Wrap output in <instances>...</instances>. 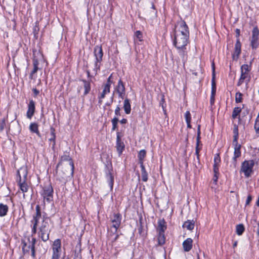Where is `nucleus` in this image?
<instances>
[{"instance_id":"f257e3e1","label":"nucleus","mask_w":259,"mask_h":259,"mask_svg":"<svg viewBox=\"0 0 259 259\" xmlns=\"http://www.w3.org/2000/svg\"><path fill=\"white\" fill-rule=\"evenodd\" d=\"M189 32L185 22L180 21L176 26L174 44L179 52L184 51L188 43Z\"/></svg>"},{"instance_id":"f03ea898","label":"nucleus","mask_w":259,"mask_h":259,"mask_svg":"<svg viewBox=\"0 0 259 259\" xmlns=\"http://www.w3.org/2000/svg\"><path fill=\"white\" fill-rule=\"evenodd\" d=\"M41 219V223L39 227L40 237L41 239L46 242L49 239V225L48 223V219L44 217L41 219V212L39 205L36 206V214L33 217V219L31 222L32 225V234H35L36 233L37 226L39 223V220Z\"/></svg>"},{"instance_id":"7ed1b4c3","label":"nucleus","mask_w":259,"mask_h":259,"mask_svg":"<svg viewBox=\"0 0 259 259\" xmlns=\"http://www.w3.org/2000/svg\"><path fill=\"white\" fill-rule=\"evenodd\" d=\"M121 215L119 213H114L111 218L112 225L108 230V236L112 242H115L118 238L117 229L121 224Z\"/></svg>"},{"instance_id":"20e7f679","label":"nucleus","mask_w":259,"mask_h":259,"mask_svg":"<svg viewBox=\"0 0 259 259\" xmlns=\"http://www.w3.org/2000/svg\"><path fill=\"white\" fill-rule=\"evenodd\" d=\"M251 69V66L248 64H243L241 66V74L237 83V86H240L243 83H245L246 85H248L251 78L250 75Z\"/></svg>"},{"instance_id":"39448f33","label":"nucleus","mask_w":259,"mask_h":259,"mask_svg":"<svg viewBox=\"0 0 259 259\" xmlns=\"http://www.w3.org/2000/svg\"><path fill=\"white\" fill-rule=\"evenodd\" d=\"M19 177V186L20 190L23 193L28 191L29 186L26 182L25 180L27 176V169L26 166L21 167L17 171Z\"/></svg>"},{"instance_id":"423d86ee","label":"nucleus","mask_w":259,"mask_h":259,"mask_svg":"<svg viewBox=\"0 0 259 259\" xmlns=\"http://www.w3.org/2000/svg\"><path fill=\"white\" fill-rule=\"evenodd\" d=\"M253 160H247L244 161L241 165L240 172L243 174L246 178H249L253 173V167L254 166Z\"/></svg>"},{"instance_id":"0eeeda50","label":"nucleus","mask_w":259,"mask_h":259,"mask_svg":"<svg viewBox=\"0 0 259 259\" xmlns=\"http://www.w3.org/2000/svg\"><path fill=\"white\" fill-rule=\"evenodd\" d=\"M94 54L96 58L94 71L96 73H97L98 71L100 69L101 62L102 61V57L103 56L102 47L101 46H96L94 48Z\"/></svg>"},{"instance_id":"6e6552de","label":"nucleus","mask_w":259,"mask_h":259,"mask_svg":"<svg viewBox=\"0 0 259 259\" xmlns=\"http://www.w3.org/2000/svg\"><path fill=\"white\" fill-rule=\"evenodd\" d=\"M52 256L51 259H59L61 253V241L59 239L54 240L52 245Z\"/></svg>"},{"instance_id":"1a4fd4ad","label":"nucleus","mask_w":259,"mask_h":259,"mask_svg":"<svg viewBox=\"0 0 259 259\" xmlns=\"http://www.w3.org/2000/svg\"><path fill=\"white\" fill-rule=\"evenodd\" d=\"M250 41V46L253 50H256L259 47V29L257 27L253 28Z\"/></svg>"},{"instance_id":"9d476101","label":"nucleus","mask_w":259,"mask_h":259,"mask_svg":"<svg viewBox=\"0 0 259 259\" xmlns=\"http://www.w3.org/2000/svg\"><path fill=\"white\" fill-rule=\"evenodd\" d=\"M28 240L29 241V244L28 246H27V243L24 242L23 245L22 247V249L24 252V253L27 252L29 251V249H31V254L33 256H34L35 251H34V247H35V243L36 242V239L32 237L31 240L30 241V238H29L28 239Z\"/></svg>"},{"instance_id":"9b49d317","label":"nucleus","mask_w":259,"mask_h":259,"mask_svg":"<svg viewBox=\"0 0 259 259\" xmlns=\"http://www.w3.org/2000/svg\"><path fill=\"white\" fill-rule=\"evenodd\" d=\"M106 178L110 186V189H112L114 183V176L111 166L107 167V169L106 171Z\"/></svg>"},{"instance_id":"f8f14e48","label":"nucleus","mask_w":259,"mask_h":259,"mask_svg":"<svg viewBox=\"0 0 259 259\" xmlns=\"http://www.w3.org/2000/svg\"><path fill=\"white\" fill-rule=\"evenodd\" d=\"M115 91L118 94L119 97L123 99L125 96V90L124 85L121 79L118 81V83L115 88Z\"/></svg>"},{"instance_id":"ddd939ff","label":"nucleus","mask_w":259,"mask_h":259,"mask_svg":"<svg viewBox=\"0 0 259 259\" xmlns=\"http://www.w3.org/2000/svg\"><path fill=\"white\" fill-rule=\"evenodd\" d=\"M35 111V103L33 100H30L28 105V109L26 116L29 119H31Z\"/></svg>"},{"instance_id":"4468645a","label":"nucleus","mask_w":259,"mask_h":259,"mask_svg":"<svg viewBox=\"0 0 259 259\" xmlns=\"http://www.w3.org/2000/svg\"><path fill=\"white\" fill-rule=\"evenodd\" d=\"M110 91V88H109L108 85H104L102 92L99 94L98 96L99 103L101 104L103 102V99L105 98L106 95L109 94Z\"/></svg>"},{"instance_id":"2eb2a0df","label":"nucleus","mask_w":259,"mask_h":259,"mask_svg":"<svg viewBox=\"0 0 259 259\" xmlns=\"http://www.w3.org/2000/svg\"><path fill=\"white\" fill-rule=\"evenodd\" d=\"M241 44L239 39H237L235 46V50L233 55L234 59H237L241 53Z\"/></svg>"},{"instance_id":"dca6fc26","label":"nucleus","mask_w":259,"mask_h":259,"mask_svg":"<svg viewBox=\"0 0 259 259\" xmlns=\"http://www.w3.org/2000/svg\"><path fill=\"white\" fill-rule=\"evenodd\" d=\"M134 40L135 44L136 45H141V42L143 41V37L142 33L139 31H136L134 35Z\"/></svg>"},{"instance_id":"f3484780","label":"nucleus","mask_w":259,"mask_h":259,"mask_svg":"<svg viewBox=\"0 0 259 259\" xmlns=\"http://www.w3.org/2000/svg\"><path fill=\"white\" fill-rule=\"evenodd\" d=\"M193 240L188 238L183 243V247L185 251L188 252L192 248Z\"/></svg>"},{"instance_id":"a211bd4d","label":"nucleus","mask_w":259,"mask_h":259,"mask_svg":"<svg viewBox=\"0 0 259 259\" xmlns=\"http://www.w3.org/2000/svg\"><path fill=\"white\" fill-rule=\"evenodd\" d=\"M53 192V190L52 187H49L47 189L44 190L43 193L44 199L48 202L50 201L52 198Z\"/></svg>"},{"instance_id":"6ab92c4d","label":"nucleus","mask_w":259,"mask_h":259,"mask_svg":"<svg viewBox=\"0 0 259 259\" xmlns=\"http://www.w3.org/2000/svg\"><path fill=\"white\" fill-rule=\"evenodd\" d=\"M234 146V156L233 159L234 160L236 161L237 158L241 156V145H236Z\"/></svg>"},{"instance_id":"aec40b11","label":"nucleus","mask_w":259,"mask_h":259,"mask_svg":"<svg viewBox=\"0 0 259 259\" xmlns=\"http://www.w3.org/2000/svg\"><path fill=\"white\" fill-rule=\"evenodd\" d=\"M123 109L125 113L127 114H129L131 111V106L130 102V100L128 99H125L124 101Z\"/></svg>"},{"instance_id":"412c9836","label":"nucleus","mask_w":259,"mask_h":259,"mask_svg":"<svg viewBox=\"0 0 259 259\" xmlns=\"http://www.w3.org/2000/svg\"><path fill=\"white\" fill-rule=\"evenodd\" d=\"M61 161H69V164L71 166V174L72 175L73 172V169H74V164L72 162V161L71 160V159L70 158V157L68 155H64L61 157Z\"/></svg>"},{"instance_id":"4be33fe9","label":"nucleus","mask_w":259,"mask_h":259,"mask_svg":"<svg viewBox=\"0 0 259 259\" xmlns=\"http://www.w3.org/2000/svg\"><path fill=\"white\" fill-rule=\"evenodd\" d=\"M166 229V226L165 225V222L163 220H160L158 221V226L157 228V230L159 232H163L164 233V231Z\"/></svg>"},{"instance_id":"5701e85b","label":"nucleus","mask_w":259,"mask_h":259,"mask_svg":"<svg viewBox=\"0 0 259 259\" xmlns=\"http://www.w3.org/2000/svg\"><path fill=\"white\" fill-rule=\"evenodd\" d=\"M220 162V159L219 155H217L214 158L213 171L214 173L219 172V165Z\"/></svg>"},{"instance_id":"b1692460","label":"nucleus","mask_w":259,"mask_h":259,"mask_svg":"<svg viewBox=\"0 0 259 259\" xmlns=\"http://www.w3.org/2000/svg\"><path fill=\"white\" fill-rule=\"evenodd\" d=\"M194 226L195 223L193 221H187L184 223L183 227L189 230H192L194 228Z\"/></svg>"},{"instance_id":"393cba45","label":"nucleus","mask_w":259,"mask_h":259,"mask_svg":"<svg viewBox=\"0 0 259 259\" xmlns=\"http://www.w3.org/2000/svg\"><path fill=\"white\" fill-rule=\"evenodd\" d=\"M8 211V206L3 203L0 204V217L5 216Z\"/></svg>"},{"instance_id":"a878e982","label":"nucleus","mask_w":259,"mask_h":259,"mask_svg":"<svg viewBox=\"0 0 259 259\" xmlns=\"http://www.w3.org/2000/svg\"><path fill=\"white\" fill-rule=\"evenodd\" d=\"M116 148L119 154H121L123 149H124V146L123 145V144L120 142L118 136L117 138Z\"/></svg>"},{"instance_id":"bb28decb","label":"nucleus","mask_w":259,"mask_h":259,"mask_svg":"<svg viewBox=\"0 0 259 259\" xmlns=\"http://www.w3.org/2000/svg\"><path fill=\"white\" fill-rule=\"evenodd\" d=\"M146 151L144 150H140L138 153V158L139 160L140 166L141 165V164L144 165L143 160H144V158L146 156Z\"/></svg>"},{"instance_id":"cd10ccee","label":"nucleus","mask_w":259,"mask_h":259,"mask_svg":"<svg viewBox=\"0 0 259 259\" xmlns=\"http://www.w3.org/2000/svg\"><path fill=\"white\" fill-rule=\"evenodd\" d=\"M38 124L36 123H31L29 126V130L31 132L36 133L39 135V132L38 129Z\"/></svg>"},{"instance_id":"c85d7f7f","label":"nucleus","mask_w":259,"mask_h":259,"mask_svg":"<svg viewBox=\"0 0 259 259\" xmlns=\"http://www.w3.org/2000/svg\"><path fill=\"white\" fill-rule=\"evenodd\" d=\"M141 168V175L143 181L146 182L148 180V174L146 172V169L144 165L141 164L140 166Z\"/></svg>"},{"instance_id":"c756f323","label":"nucleus","mask_w":259,"mask_h":259,"mask_svg":"<svg viewBox=\"0 0 259 259\" xmlns=\"http://www.w3.org/2000/svg\"><path fill=\"white\" fill-rule=\"evenodd\" d=\"M244 231V227L242 224L237 225L236 227V232L237 235H241Z\"/></svg>"},{"instance_id":"7c9ffc66","label":"nucleus","mask_w":259,"mask_h":259,"mask_svg":"<svg viewBox=\"0 0 259 259\" xmlns=\"http://www.w3.org/2000/svg\"><path fill=\"white\" fill-rule=\"evenodd\" d=\"M158 242L159 245H163L165 243V237L164 233L159 232V235L158 236Z\"/></svg>"},{"instance_id":"2f4dec72","label":"nucleus","mask_w":259,"mask_h":259,"mask_svg":"<svg viewBox=\"0 0 259 259\" xmlns=\"http://www.w3.org/2000/svg\"><path fill=\"white\" fill-rule=\"evenodd\" d=\"M216 92V89L215 85L212 84V88H211V94L210 97V102L211 105L213 104L214 102V96Z\"/></svg>"},{"instance_id":"473e14b6","label":"nucleus","mask_w":259,"mask_h":259,"mask_svg":"<svg viewBox=\"0 0 259 259\" xmlns=\"http://www.w3.org/2000/svg\"><path fill=\"white\" fill-rule=\"evenodd\" d=\"M83 87L84 88V94L87 95L89 93L91 90V85L90 83L87 81H83Z\"/></svg>"},{"instance_id":"72a5a7b5","label":"nucleus","mask_w":259,"mask_h":259,"mask_svg":"<svg viewBox=\"0 0 259 259\" xmlns=\"http://www.w3.org/2000/svg\"><path fill=\"white\" fill-rule=\"evenodd\" d=\"M49 141L50 145H52V147L54 148L55 146V134L54 129H51V138L49 139Z\"/></svg>"},{"instance_id":"f704fd0d","label":"nucleus","mask_w":259,"mask_h":259,"mask_svg":"<svg viewBox=\"0 0 259 259\" xmlns=\"http://www.w3.org/2000/svg\"><path fill=\"white\" fill-rule=\"evenodd\" d=\"M241 112V109L239 107H236L234 109L233 113H232V117L233 118H236V117Z\"/></svg>"},{"instance_id":"c9c22d12","label":"nucleus","mask_w":259,"mask_h":259,"mask_svg":"<svg viewBox=\"0 0 259 259\" xmlns=\"http://www.w3.org/2000/svg\"><path fill=\"white\" fill-rule=\"evenodd\" d=\"M112 128L113 131H114L117 128V125L118 121V119L117 117H115L112 120Z\"/></svg>"},{"instance_id":"e433bc0d","label":"nucleus","mask_w":259,"mask_h":259,"mask_svg":"<svg viewBox=\"0 0 259 259\" xmlns=\"http://www.w3.org/2000/svg\"><path fill=\"white\" fill-rule=\"evenodd\" d=\"M242 94L239 92L237 93L235 95V101L236 103H241L242 102Z\"/></svg>"},{"instance_id":"4c0bfd02","label":"nucleus","mask_w":259,"mask_h":259,"mask_svg":"<svg viewBox=\"0 0 259 259\" xmlns=\"http://www.w3.org/2000/svg\"><path fill=\"white\" fill-rule=\"evenodd\" d=\"M201 148H202V144H200H200L196 143L195 154L197 155V159H199V153L200 150L201 149Z\"/></svg>"},{"instance_id":"58836bf2","label":"nucleus","mask_w":259,"mask_h":259,"mask_svg":"<svg viewBox=\"0 0 259 259\" xmlns=\"http://www.w3.org/2000/svg\"><path fill=\"white\" fill-rule=\"evenodd\" d=\"M200 138V126L198 125L197 129V135L196 138L197 144H200L201 143Z\"/></svg>"},{"instance_id":"ea45409f","label":"nucleus","mask_w":259,"mask_h":259,"mask_svg":"<svg viewBox=\"0 0 259 259\" xmlns=\"http://www.w3.org/2000/svg\"><path fill=\"white\" fill-rule=\"evenodd\" d=\"M185 118L186 122H191V116L189 111H188L185 113Z\"/></svg>"},{"instance_id":"a19ab883","label":"nucleus","mask_w":259,"mask_h":259,"mask_svg":"<svg viewBox=\"0 0 259 259\" xmlns=\"http://www.w3.org/2000/svg\"><path fill=\"white\" fill-rule=\"evenodd\" d=\"M37 70H38V67L37 66V64L34 63L33 64V69L31 71L30 75L32 76L33 75V74H35L37 72Z\"/></svg>"},{"instance_id":"79ce46f5","label":"nucleus","mask_w":259,"mask_h":259,"mask_svg":"<svg viewBox=\"0 0 259 259\" xmlns=\"http://www.w3.org/2000/svg\"><path fill=\"white\" fill-rule=\"evenodd\" d=\"M233 145H240L239 144H238V142H237V140H238V135H234L233 136Z\"/></svg>"},{"instance_id":"37998d69","label":"nucleus","mask_w":259,"mask_h":259,"mask_svg":"<svg viewBox=\"0 0 259 259\" xmlns=\"http://www.w3.org/2000/svg\"><path fill=\"white\" fill-rule=\"evenodd\" d=\"M120 108L119 106H117L115 110V114L116 116H118L120 115Z\"/></svg>"},{"instance_id":"c03bdc74","label":"nucleus","mask_w":259,"mask_h":259,"mask_svg":"<svg viewBox=\"0 0 259 259\" xmlns=\"http://www.w3.org/2000/svg\"><path fill=\"white\" fill-rule=\"evenodd\" d=\"M111 78H112V74L110 75V76L108 77V80H107V82L105 84V85H109V88H110V86H111V84L112 83V81L111 80Z\"/></svg>"},{"instance_id":"a18cd8bd","label":"nucleus","mask_w":259,"mask_h":259,"mask_svg":"<svg viewBox=\"0 0 259 259\" xmlns=\"http://www.w3.org/2000/svg\"><path fill=\"white\" fill-rule=\"evenodd\" d=\"M234 135H238V128L236 125H234L233 127Z\"/></svg>"},{"instance_id":"49530a36","label":"nucleus","mask_w":259,"mask_h":259,"mask_svg":"<svg viewBox=\"0 0 259 259\" xmlns=\"http://www.w3.org/2000/svg\"><path fill=\"white\" fill-rule=\"evenodd\" d=\"M252 200V197L250 195H248L246 201V205H248Z\"/></svg>"},{"instance_id":"de8ad7c7","label":"nucleus","mask_w":259,"mask_h":259,"mask_svg":"<svg viewBox=\"0 0 259 259\" xmlns=\"http://www.w3.org/2000/svg\"><path fill=\"white\" fill-rule=\"evenodd\" d=\"M219 174V172L218 173H214V177H213V180L214 181V182L216 183L218 181V175Z\"/></svg>"},{"instance_id":"09e8293b","label":"nucleus","mask_w":259,"mask_h":259,"mask_svg":"<svg viewBox=\"0 0 259 259\" xmlns=\"http://www.w3.org/2000/svg\"><path fill=\"white\" fill-rule=\"evenodd\" d=\"M32 91L35 96H37L39 94V91L36 89H33Z\"/></svg>"},{"instance_id":"8fccbe9b","label":"nucleus","mask_w":259,"mask_h":259,"mask_svg":"<svg viewBox=\"0 0 259 259\" xmlns=\"http://www.w3.org/2000/svg\"><path fill=\"white\" fill-rule=\"evenodd\" d=\"M120 122L121 123V124H125L127 122V119H125V118H123L122 119H121L120 121Z\"/></svg>"},{"instance_id":"3c124183","label":"nucleus","mask_w":259,"mask_h":259,"mask_svg":"<svg viewBox=\"0 0 259 259\" xmlns=\"http://www.w3.org/2000/svg\"><path fill=\"white\" fill-rule=\"evenodd\" d=\"M236 34H237V36L238 37L239 34H240V30L238 29H236Z\"/></svg>"},{"instance_id":"603ef678","label":"nucleus","mask_w":259,"mask_h":259,"mask_svg":"<svg viewBox=\"0 0 259 259\" xmlns=\"http://www.w3.org/2000/svg\"><path fill=\"white\" fill-rule=\"evenodd\" d=\"M61 259H69V257L65 255H64L61 258Z\"/></svg>"},{"instance_id":"864d4df0","label":"nucleus","mask_w":259,"mask_h":259,"mask_svg":"<svg viewBox=\"0 0 259 259\" xmlns=\"http://www.w3.org/2000/svg\"><path fill=\"white\" fill-rule=\"evenodd\" d=\"M190 122H186L187 123V127L188 128H191V124H190Z\"/></svg>"},{"instance_id":"5fc2aeb1","label":"nucleus","mask_w":259,"mask_h":259,"mask_svg":"<svg viewBox=\"0 0 259 259\" xmlns=\"http://www.w3.org/2000/svg\"><path fill=\"white\" fill-rule=\"evenodd\" d=\"M256 233H257V234L259 236V223L258 224Z\"/></svg>"},{"instance_id":"6e6d98bb","label":"nucleus","mask_w":259,"mask_h":259,"mask_svg":"<svg viewBox=\"0 0 259 259\" xmlns=\"http://www.w3.org/2000/svg\"><path fill=\"white\" fill-rule=\"evenodd\" d=\"M212 67L213 73L214 74V64L213 63L212 64Z\"/></svg>"},{"instance_id":"4d7b16f0","label":"nucleus","mask_w":259,"mask_h":259,"mask_svg":"<svg viewBox=\"0 0 259 259\" xmlns=\"http://www.w3.org/2000/svg\"><path fill=\"white\" fill-rule=\"evenodd\" d=\"M237 242L236 241L233 244V247H236L237 246Z\"/></svg>"},{"instance_id":"13d9d810","label":"nucleus","mask_w":259,"mask_h":259,"mask_svg":"<svg viewBox=\"0 0 259 259\" xmlns=\"http://www.w3.org/2000/svg\"><path fill=\"white\" fill-rule=\"evenodd\" d=\"M65 178H66V176H65V175L64 176H63L62 177V178L63 179H65Z\"/></svg>"}]
</instances>
